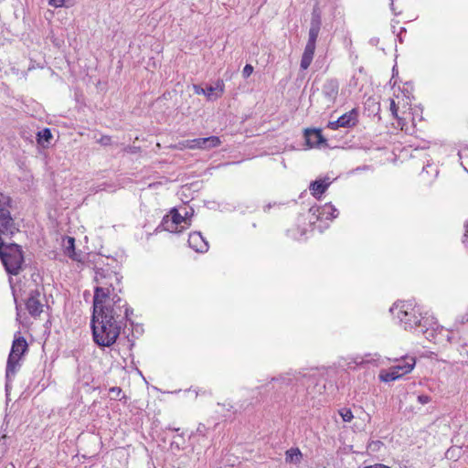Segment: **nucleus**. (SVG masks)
Instances as JSON below:
<instances>
[{
	"label": "nucleus",
	"mask_w": 468,
	"mask_h": 468,
	"mask_svg": "<svg viewBox=\"0 0 468 468\" xmlns=\"http://www.w3.org/2000/svg\"><path fill=\"white\" fill-rule=\"evenodd\" d=\"M466 228V232L464 234V239H463V243L468 246V224L465 226Z\"/></svg>",
	"instance_id": "41"
},
{
	"label": "nucleus",
	"mask_w": 468,
	"mask_h": 468,
	"mask_svg": "<svg viewBox=\"0 0 468 468\" xmlns=\"http://www.w3.org/2000/svg\"><path fill=\"white\" fill-rule=\"evenodd\" d=\"M53 138L51 130L44 128L37 133V142L42 147H48Z\"/></svg>",
	"instance_id": "18"
},
{
	"label": "nucleus",
	"mask_w": 468,
	"mask_h": 468,
	"mask_svg": "<svg viewBox=\"0 0 468 468\" xmlns=\"http://www.w3.org/2000/svg\"><path fill=\"white\" fill-rule=\"evenodd\" d=\"M128 342H129V349H132L134 346V343H133V341L130 340L129 338H128Z\"/></svg>",
	"instance_id": "43"
},
{
	"label": "nucleus",
	"mask_w": 468,
	"mask_h": 468,
	"mask_svg": "<svg viewBox=\"0 0 468 468\" xmlns=\"http://www.w3.org/2000/svg\"><path fill=\"white\" fill-rule=\"evenodd\" d=\"M171 216L170 215H165L162 221H161V224L157 227V230L158 229H163V230H166V231H170V232H175L176 231L177 228L176 227L175 224H171Z\"/></svg>",
	"instance_id": "22"
},
{
	"label": "nucleus",
	"mask_w": 468,
	"mask_h": 468,
	"mask_svg": "<svg viewBox=\"0 0 468 468\" xmlns=\"http://www.w3.org/2000/svg\"><path fill=\"white\" fill-rule=\"evenodd\" d=\"M416 364L415 357L409 356L403 358L397 366L389 368L388 371H381L379 379L383 382H390L397 380L404 375L411 372Z\"/></svg>",
	"instance_id": "8"
},
{
	"label": "nucleus",
	"mask_w": 468,
	"mask_h": 468,
	"mask_svg": "<svg viewBox=\"0 0 468 468\" xmlns=\"http://www.w3.org/2000/svg\"><path fill=\"white\" fill-rule=\"evenodd\" d=\"M65 0H49V5L55 7H60L64 5Z\"/></svg>",
	"instance_id": "35"
},
{
	"label": "nucleus",
	"mask_w": 468,
	"mask_h": 468,
	"mask_svg": "<svg viewBox=\"0 0 468 468\" xmlns=\"http://www.w3.org/2000/svg\"><path fill=\"white\" fill-rule=\"evenodd\" d=\"M304 139L310 148L327 146V140L324 137L320 129H305Z\"/></svg>",
	"instance_id": "10"
},
{
	"label": "nucleus",
	"mask_w": 468,
	"mask_h": 468,
	"mask_svg": "<svg viewBox=\"0 0 468 468\" xmlns=\"http://www.w3.org/2000/svg\"><path fill=\"white\" fill-rule=\"evenodd\" d=\"M393 5H394V4H393V1L391 0V4H390L391 7L393 6Z\"/></svg>",
	"instance_id": "50"
},
{
	"label": "nucleus",
	"mask_w": 468,
	"mask_h": 468,
	"mask_svg": "<svg viewBox=\"0 0 468 468\" xmlns=\"http://www.w3.org/2000/svg\"><path fill=\"white\" fill-rule=\"evenodd\" d=\"M417 401L424 405L431 401V397H430L429 395L420 394L417 397Z\"/></svg>",
	"instance_id": "33"
},
{
	"label": "nucleus",
	"mask_w": 468,
	"mask_h": 468,
	"mask_svg": "<svg viewBox=\"0 0 468 468\" xmlns=\"http://www.w3.org/2000/svg\"><path fill=\"white\" fill-rule=\"evenodd\" d=\"M364 468H390L385 464H382V463H377V464H374V465H369V466H366Z\"/></svg>",
	"instance_id": "37"
},
{
	"label": "nucleus",
	"mask_w": 468,
	"mask_h": 468,
	"mask_svg": "<svg viewBox=\"0 0 468 468\" xmlns=\"http://www.w3.org/2000/svg\"><path fill=\"white\" fill-rule=\"evenodd\" d=\"M357 122V112L351 110L341 115L336 121L329 122L327 127L332 130H337L340 127L350 128L356 125Z\"/></svg>",
	"instance_id": "9"
},
{
	"label": "nucleus",
	"mask_w": 468,
	"mask_h": 468,
	"mask_svg": "<svg viewBox=\"0 0 468 468\" xmlns=\"http://www.w3.org/2000/svg\"><path fill=\"white\" fill-rule=\"evenodd\" d=\"M16 375H7V367H5V391L8 392L11 388V383Z\"/></svg>",
	"instance_id": "31"
},
{
	"label": "nucleus",
	"mask_w": 468,
	"mask_h": 468,
	"mask_svg": "<svg viewBox=\"0 0 468 468\" xmlns=\"http://www.w3.org/2000/svg\"><path fill=\"white\" fill-rule=\"evenodd\" d=\"M339 414L345 422H350L354 418L351 410L347 408L341 409Z\"/></svg>",
	"instance_id": "27"
},
{
	"label": "nucleus",
	"mask_w": 468,
	"mask_h": 468,
	"mask_svg": "<svg viewBox=\"0 0 468 468\" xmlns=\"http://www.w3.org/2000/svg\"><path fill=\"white\" fill-rule=\"evenodd\" d=\"M300 375H301L300 372H298V373L297 372H294V373L287 372L285 374L280 375L277 378H275V377L271 378V382H277L280 385L289 386L292 383L293 379L298 380Z\"/></svg>",
	"instance_id": "17"
},
{
	"label": "nucleus",
	"mask_w": 468,
	"mask_h": 468,
	"mask_svg": "<svg viewBox=\"0 0 468 468\" xmlns=\"http://www.w3.org/2000/svg\"><path fill=\"white\" fill-rule=\"evenodd\" d=\"M303 458V454L299 448H291L285 452V461L291 463H299Z\"/></svg>",
	"instance_id": "19"
},
{
	"label": "nucleus",
	"mask_w": 468,
	"mask_h": 468,
	"mask_svg": "<svg viewBox=\"0 0 468 468\" xmlns=\"http://www.w3.org/2000/svg\"><path fill=\"white\" fill-rule=\"evenodd\" d=\"M377 110L379 111V105L377 103Z\"/></svg>",
	"instance_id": "49"
},
{
	"label": "nucleus",
	"mask_w": 468,
	"mask_h": 468,
	"mask_svg": "<svg viewBox=\"0 0 468 468\" xmlns=\"http://www.w3.org/2000/svg\"><path fill=\"white\" fill-rule=\"evenodd\" d=\"M263 388V386H259L257 387V389H261Z\"/></svg>",
	"instance_id": "48"
},
{
	"label": "nucleus",
	"mask_w": 468,
	"mask_h": 468,
	"mask_svg": "<svg viewBox=\"0 0 468 468\" xmlns=\"http://www.w3.org/2000/svg\"><path fill=\"white\" fill-rule=\"evenodd\" d=\"M177 437H179L181 439H184V432H181V433L177 434Z\"/></svg>",
	"instance_id": "47"
},
{
	"label": "nucleus",
	"mask_w": 468,
	"mask_h": 468,
	"mask_svg": "<svg viewBox=\"0 0 468 468\" xmlns=\"http://www.w3.org/2000/svg\"><path fill=\"white\" fill-rule=\"evenodd\" d=\"M169 215L171 216V224H175L176 227L177 228V226L181 223H185V220L182 217V215L178 212L177 208L176 207H173L171 210H170V213Z\"/></svg>",
	"instance_id": "25"
},
{
	"label": "nucleus",
	"mask_w": 468,
	"mask_h": 468,
	"mask_svg": "<svg viewBox=\"0 0 468 468\" xmlns=\"http://www.w3.org/2000/svg\"><path fill=\"white\" fill-rule=\"evenodd\" d=\"M398 106L393 99H390V111L395 119H398Z\"/></svg>",
	"instance_id": "34"
},
{
	"label": "nucleus",
	"mask_w": 468,
	"mask_h": 468,
	"mask_svg": "<svg viewBox=\"0 0 468 468\" xmlns=\"http://www.w3.org/2000/svg\"><path fill=\"white\" fill-rule=\"evenodd\" d=\"M194 92L196 94H203L205 95L208 101H215V93L213 92L212 85L207 86L206 88H202L200 85L195 84L193 86Z\"/></svg>",
	"instance_id": "20"
},
{
	"label": "nucleus",
	"mask_w": 468,
	"mask_h": 468,
	"mask_svg": "<svg viewBox=\"0 0 468 468\" xmlns=\"http://www.w3.org/2000/svg\"><path fill=\"white\" fill-rule=\"evenodd\" d=\"M392 72V78H394L395 74H399V71H396L395 67H393Z\"/></svg>",
	"instance_id": "45"
},
{
	"label": "nucleus",
	"mask_w": 468,
	"mask_h": 468,
	"mask_svg": "<svg viewBox=\"0 0 468 468\" xmlns=\"http://www.w3.org/2000/svg\"><path fill=\"white\" fill-rule=\"evenodd\" d=\"M457 449H452V448L448 449L447 452H445L446 458L447 459H454L455 458L454 452Z\"/></svg>",
	"instance_id": "36"
},
{
	"label": "nucleus",
	"mask_w": 468,
	"mask_h": 468,
	"mask_svg": "<svg viewBox=\"0 0 468 468\" xmlns=\"http://www.w3.org/2000/svg\"><path fill=\"white\" fill-rule=\"evenodd\" d=\"M122 276L116 271L112 270L109 265L95 268L94 281L98 284L108 288L112 292L113 291L122 292Z\"/></svg>",
	"instance_id": "7"
},
{
	"label": "nucleus",
	"mask_w": 468,
	"mask_h": 468,
	"mask_svg": "<svg viewBox=\"0 0 468 468\" xmlns=\"http://www.w3.org/2000/svg\"><path fill=\"white\" fill-rule=\"evenodd\" d=\"M170 447L171 449L180 450V444L176 441L171 442Z\"/></svg>",
	"instance_id": "39"
},
{
	"label": "nucleus",
	"mask_w": 468,
	"mask_h": 468,
	"mask_svg": "<svg viewBox=\"0 0 468 468\" xmlns=\"http://www.w3.org/2000/svg\"><path fill=\"white\" fill-rule=\"evenodd\" d=\"M459 322L461 324L468 323V312L465 314H463V316H461Z\"/></svg>",
	"instance_id": "38"
},
{
	"label": "nucleus",
	"mask_w": 468,
	"mask_h": 468,
	"mask_svg": "<svg viewBox=\"0 0 468 468\" xmlns=\"http://www.w3.org/2000/svg\"><path fill=\"white\" fill-rule=\"evenodd\" d=\"M392 72V78H394L395 74H399V71H396L395 67H393Z\"/></svg>",
	"instance_id": "46"
},
{
	"label": "nucleus",
	"mask_w": 468,
	"mask_h": 468,
	"mask_svg": "<svg viewBox=\"0 0 468 468\" xmlns=\"http://www.w3.org/2000/svg\"><path fill=\"white\" fill-rule=\"evenodd\" d=\"M166 430L178 432L180 429L179 428H176V427H172L171 425H169V426L166 427Z\"/></svg>",
	"instance_id": "42"
},
{
	"label": "nucleus",
	"mask_w": 468,
	"mask_h": 468,
	"mask_svg": "<svg viewBox=\"0 0 468 468\" xmlns=\"http://www.w3.org/2000/svg\"><path fill=\"white\" fill-rule=\"evenodd\" d=\"M213 92L215 93V99L220 98L225 90V83L223 80H218L215 85H212Z\"/></svg>",
	"instance_id": "24"
},
{
	"label": "nucleus",
	"mask_w": 468,
	"mask_h": 468,
	"mask_svg": "<svg viewBox=\"0 0 468 468\" xmlns=\"http://www.w3.org/2000/svg\"><path fill=\"white\" fill-rule=\"evenodd\" d=\"M28 351L29 346L26 338L22 335L15 337L6 361L7 375H16L22 367L21 361Z\"/></svg>",
	"instance_id": "6"
},
{
	"label": "nucleus",
	"mask_w": 468,
	"mask_h": 468,
	"mask_svg": "<svg viewBox=\"0 0 468 468\" xmlns=\"http://www.w3.org/2000/svg\"><path fill=\"white\" fill-rule=\"evenodd\" d=\"M323 218L325 219H334L338 216V210L331 204H325L323 207L322 213Z\"/></svg>",
	"instance_id": "21"
},
{
	"label": "nucleus",
	"mask_w": 468,
	"mask_h": 468,
	"mask_svg": "<svg viewBox=\"0 0 468 468\" xmlns=\"http://www.w3.org/2000/svg\"><path fill=\"white\" fill-rule=\"evenodd\" d=\"M323 207H312L309 211L314 215L316 216L317 219H323L322 213Z\"/></svg>",
	"instance_id": "30"
},
{
	"label": "nucleus",
	"mask_w": 468,
	"mask_h": 468,
	"mask_svg": "<svg viewBox=\"0 0 468 468\" xmlns=\"http://www.w3.org/2000/svg\"><path fill=\"white\" fill-rule=\"evenodd\" d=\"M118 292L113 291L108 301L106 313L110 317H106L103 324L93 326V340L99 346H112L127 322L133 324L130 318L133 314V309L128 306L127 302L122 299Z\"/></svg>",
	"instance_id": "1"
},
{
	"label": "nucleus",
	"mask_w": 468,
	"mask_h": 468,
	"mask_svg": "<svg viewBox=\"0 0 468 468\" xmlns=\"http://www.w3.org/2000/svg\"><path fill=\"white\" fill-rule=\"evenodd\" d=\"M194 144L192 147L199 149H210L220 145L221 141L218 136H208L204 138H197L193 141Z\"/></svg>",
	"instance_id": "15"
},
{
	"label": "nucleus",
	"mask_w": 468,
	"mask_h": 468,
	"mask_svg": "<svg viewBox=\"0 0 468 468\" xmlns=\"http://www.w3.org/2000/svg\"><path fill=\"white\" fill-rule=\"evenodd\" d=\"M97 142L102 146H108L112 144V137L109 135H102Z\"/></svg>",
	"instance_id": "29"
},
{
	"label": "nucleus",
	"mask_w": 468,
	"mask_h": 468,
	"mask_svg": "<svg viewBox=\"0 0 468 468\" xmlns=\"http://www.w3.org/2000/svg\"><path fill=\"white\" fill-rule=\"evenodd\" d=\"M207 428L204 424L199 423V425L197 428V431L195 432H192L189 435V440L192 441V444H195V441H196V439L197 437H201L202 439H206L207 438Z\"/></svg>",
	"instance_id": "23"
},
{
	"label": "nucleus",
	"mask_w": 468,
	"mask_h": 468,
	"mask_svg": "<svg viewBox=\"0 0 468 468\" xmlns=\"http://www.w3.org/2000/svg\"><path fill=\"white\" fill-rule=\"evenodd\" d=\"M112 292L108 288L98 284L94 288L93 294V304H92V315L90 320V328L93 333V326L97 327V324L101 325L104 324L108 310V301L112 295Z\"/></svg>",
	"instance_id": "5"
},
{
	"label": "nucleus",
	"mask_w": 468,
	"mask_h": 468,
	"mask_svg": "<svg viewBox=\"0 0 468 468\" xmlns=\"http://www.w3.org/2000/svg\"><path fill=\"white\" fill-rule=\"evenodd\" d=\"M206 440H207V438L206 439H202L201 437H197L196 439V441H195V443L197 442V443H199V444H203L202 446L206 447L207 446L206 443H203Z\"/></svg>",
	"instance_id": "40"
},
{
	"label": "nucleus",
	"mask_w": 468,
	"mask_h": 468,
	"mask_svg": "<svg viewBox=\"0 0 468 468\" xmlns=\"http://www.w3.org/2000/svg\"><path fill=\"white\" fill-rule=\"evenodd\" d=\"M187 242L189 247L192 248L197 252H207L209 248L208 242L198 231L190 233Z\"/></svg>",
	"instance_id": "13"
},
{
	"label": "nucleus",
	"mask_w": 468,
	"mask_h": 468,
	"mask_svg": "<svg viewBox=\"0 0 468 468\" xmlns=\"http://www.w3.org/2000/svg\"><path fill=\"white\" fill-rule=\"evenodd\" d=\"M65 253L71 260L76 261H81L80 253L76 251L75 248V239L72 237H67L65 239Z\"/></svg>",
	"instance_id": "16"
},
{
	"label": "nucleus",
	"mask_w": 468,
	"mask_h": 468,
	"mask_svg": "<svg viewBox=\"0 0 468 468\" xmlns=\"http://www.w3.org/2000/svg\"><path fill=\"white\" fill-rule=\"evenodd\" d=\"M10 208L11 197L0 191V259L8 274L17 275L24 262L22 248L16 243L6 244L2 239H11L19 230Z\"/></svg>",
	"instance_id": "2"
},
{
	"label": "nucleus",
	"mask_w": 468,
	"mask_h": 468,
	"mask_svg": "<svg viewBox=\"0 0 468 468\" xmlns=\"http://www.w3.org/2000/svg\"><path fill=\"white\" fill-rule=\"evenodd\" d=\"M331 183L332 181L328 176L319 178L311 182L309 189L314 197H320L327 190Z\"/></svg>",
	"instance_id": "14"
},
{
	"label": "nucleus",
	"mask_w": 468,
	"mask_h": 468,
	"mask_svg": "<svg viewBox=\"0 0 468 468\" xmlns=\"http://www.w3.org/2000/svg\"><path fill=\"white\" fill-rule=\"evenodd\" d=\"M109 392L114 395V397L112 398L113 399H118L120 401L123 400L125 402L128 399L127 396L124 394L122 397H120V395L122 392L120 387H112L109 389Z\"/></svg>",
	"instance_id": "26"
},
{
	"label": "nucleus",
	"mask_w": 468,
	"mask_h": 468,
	"mask_svg": "<svg viewBox=\"0 0 468 468\" xmlns=\"http://www.w3.org/2000/svg\"><path fill=\"white\" fill-rule=\"evenodd\" d=\"M193 215L194 209L192 207L185 208V213L184 215H182V217L185 220V223L187 224L188 226H190V218L193 217Z\"/></svg>",
	"instance_id": "28"
},
{
	"label": "nucleus",
	"mask_w": 468,
	"mask_h": 468,
	"mask_svg": "<svg viewBox=\"0 0 468 468\" xmlns=\"http://www.w3.org/2000/svg\"><path fill=\"white\" fill-rule=\"evenodd\" d=\"M5 439H6V436H5V434H4V435H2V436L0 437V444L2 443V441H4V442H3V443H4V444H5Z\"/></svg>",
	"instance_id": "44"
},
{
	"label": "nucleus",
	"mask_w": 468,
	"mask_h": 468,
	"mask_svg": "<svg viewBox=\"0 0 468 468\" xmlns=\"http://www.w3.org/2000/svg\"><path fill=\"white\" fill-rule=\"evenodd\" d=\"M39 297L40 292L37 289L32 290L26 302L27 310L31 316H39L43 312V304L40 303Z\"/></svg>",
	"instance_id": "11"
},
{
	"label": "nucleus",
	"mask_w": 468,
	"mask_h": 468,
	"mask_svg": "<svg viewBox=\"0 0 468 468\" xmlns=\"http://www.w3.org/2000/svg\"><path fill=\"white\" fill-rule=\"evenodd\" d=\"M311 16L308 41L300 62V68L302 69H307L313 61L316 40L322 26L321 10L317 5L314 6Z\"/></svg>",
	"instance_id": "4"
},
{
	"label": "nucleus",
	"mask_w": 468,
	"mask_h": 468,
	"mask_svg": "<svg viewBox=\"0 0 468 468\" xmlns=\"http://www.w3.org/2000/svg\"><path fill=\"white\" fill-rule=\"evenodd\" d=\"M252 72L253 67L250 64H246L242 69V76L243 78L247 79L251 75Z\"/></svg>",
	"instance_id": "32"
},
{
	"label": "nucleus",
	"mask_w": 468,
	"mask_h": 468,
	"mask_svg": "<svg viewBox=\"0 0 468 468\" xmlns=\"http://www.w3.org/2000/svg\"><path fill=\"white\" fill-rule=\"evenodd\" d=\"M339 92V81L335 79H327L322 88V93L326 101L330 103H334L338 96Z\"/></svg>",
	"instance_id": "12"
},
{
	"label": "nucleus",
	"mask_w": 468,
	"mask_h": 468,
	"mask_svg": "<svg viewBox=\"0 0 468 468\" xmlns=\"http://www.w3.org/2000/svg\"><path fill=\"white\" fill-rule=\"evenodd\" d=\"M389 311L399 319L405 330L415 329L430 341L434 338V330L426 326L428 319L423 320V318L416 315V312L410 308V304L403 302L395 303Z\"/></svg>",
	"instance_id": "3"
}]
</instances>
